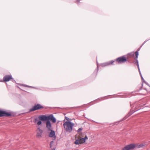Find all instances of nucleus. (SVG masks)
<instances>
[{"mask_svg": "<svg viewBox=\"0 0 150 150\" xmlns=\"http://www.w3.org/2000/svg\"><path fill=\"white\" fill-rule=\"evenodd\" d=\"M135 54L136 58H138V56L139 55L138 52L137 51H136L135 52Z\"/></svg>", "mask_w": 150, "mask_h": 150, "instance_id": "obj_13", "label": "nucleus"}, {"mask_svg": "<svg viewBox=\"0 0 150 150\" xmlns=\"http://www.w3.org/2000/svg\"><path fill=\"white\" fill-rule=\"evenodd\" d=\"M43 107L40 104H38L33 107L32 108L30 109V111H32L36 110L42 108Z\"/></svg>", "mask_w": 150, "mask_h": 150, "instance_id": "obj_8", "label": "nucleus"}, {"mask_svg": "<svg viewBox=\"0 0 150 150\" xmlns=\"http://www.w3.org/2000/svg\"><path fill=\"white\" fill-rule=\"evenodd\" d=\"M42 122L41 121H38V122L37 123V124L38 125H40L42 124Z\"/></svg>", "mask_w": 150, "mask_h": 150, "instance_id": "obj_14", "label": "nucleus"}, {"mask_svg": "<svg viewBox=\"0 0 150 150\" xmlns=\"http://www.w3.org/2000/svg\"><path fill=\"white\" fill-rule=\"evenodd\" d=\"M12 79V78L11 75H7L4 77L3 80L4 81L6 82Z\"/></svg>", "mask_w": 150, "mask_h": 150, "instance_id": "obj_10", "label": "nucleus"}, {"mask_svg": "<svg viewBox=\"0 0 150 150\" xmlns=\"http://www.w3.org/2000/svg\"><path fill=\"white\" fill-rule=\"evenodd\" d=\"M65 118H66V119H67V117H65Z\"/></svg>", "mask_w": 150, "mask_h": 150, "instance_id": "obj_20", "label": "nucleus"}, {"mask_svg": "<svg viewBox=\"0 0 150 150\" xmlns=\"http://www.w3.org/2000/svg\"><path fill=\"white\" fill-rule=\"evenodd\" d=\"M35 120H37L36 119H35Z\"/></svg>", "mask_w": 150, "mask_h": 150, "instance_id": "obj_23", "label": "nucleus"}, {"mask_svg": "<svg viewBox=\"0 0 150 150\" xmlns=\"http://www.w3.org/2000/svg\"><path fill=\"white\" fill-rule=\"evenodd\" d=\"M148 93V92H147L146 90L144 89L143 90L142 93L141 94L143 95H146Z\"/></svg>", "mask_w": 150, "mask_h": 150, "instance_id": "obj_12", "label": "nucleus"}, {"mask_svg": "<svg viewBox=\"0 0 150 150\" xmlns=\"http://www.w3.org/2000/svg\"><path fill=\"white\" fill-rule=\"evenodd\" d=\"M54 143V142L53 141H52L51 142H50V148H52V144H53V143Z\"/></svg>", "mask_w": 150, "mask_h": 150, "instance_id": "obj_16", "label": "nucleus"}, {"mask_svg": "<svg viewBox=\"0 0 150 150\" xmlns=\"http://www.w3.org/2000/svg\"><path fill=\"white\" fill-rule=\"evenodd\" d=\"M74 125V124L69 120L66 121L63 124V126L65 130L67 132H71L72 131Z\"/></svg>", "mask_w": 150, "mask_h": 150, "instance_id": "obj_3", "label": "nucleus"}, {"mask_svg": "<svg viewBox=\"0 0 150 150\" xmlns=\"http://www.w3.org/2000/svg\"><path fill=\"white\" fill-rule=\"evenodd\" d=\"M82 130V129L81 128H79L77 130V132L78 133L82 132L81 131Z\"/></svg>", "mask_w": 150, "mask_h": 150, "instance_id": "obj_15", "label": "nucleus"}, {"mask_svg": "<svg viewBox=\"0 0 150 150\" xmlns=\"http://www.w3.org/2000/svg\"><path fill=\"white\" fill-rule=\"evenodd\" d=\"M116 61L118 63L121 64L127 62V59L125 56H123L117 58Z\"/></svg>", "mask_w": 150, "mask_h": 150, "instance_id": "obj_5", "label": "nucleus"}, {"mask_svg": "<svg viewBox=\"0 0 150 150\" xmlns=\"http://www.w3.org/2000/svg\"><path fill=\"white\" fill-rule=\"evenodd\" d=\"M10 116H11V114L10 113L0 110V117L2 116L8 117Z\"/></svg>", "mask_w": 150, "mask_h": 150, "instance_id": "obj_7", "label": "nucleus"}, {"mask_svg": "<svg viewBox=\"0 0 150 150\" xmlns=\"http://www.w3.org/2000/svg\"><path fill=\"white\" fill-rule=\"evenodd\" d=\"M49 131L51 132L49 134V136L50 137L53 138L54 139H55L56 138V136L54 131L52 130V129H51V130Z\"/></svg>", "mask_w": 150, "mask_h": 150, "instance_id": "obj_11", "label": "nucleus"}, {"mask_svg": "<svg viewBox=\"0 0 150 150\" xmlns=\"http://www.w3.org/2000/svg\"><path fill=\"white\" fill-rule=\"evenodd\" d=\"M65 118H66V119H67V117H65Z\"/></svg>", "mask_w": 150, "mask_h": 150, "instance_id": "obj_21", "label": "nucleus"}, {"mask_svg": "<svg viewBox=\"0 0 150 150\" xmlns=\"http://www.w3.org/2000/svg\"><path fill=\"white\" fill-rule=\"evenodd\" d=\"M38 118L40 120L43 121H47L48 120H50L53 123H55L56 121V119L52 115L47 116L45 115L39 116Z\"/></svg>", "mask_w": 150, "mask_h": 150, "instance_id": "obj_4", "label": "nucleus"}, {"mask_svg": "<svg viewBox=\"0 0 150 150\" xmlns=\"http://www.w3.org/2000/svg\"><path fill=\"white\" fill-rule=\"evenodd\" d=\"M83 136L82 132L78 133L76 135V140L74 143L76 145L81 144L85 142L88 139L86 135L83 138Z\"/></svg>", "mask_w": 150, "mask_h": 150, "instance_id": "obj_1", "label": "nucleus"}, {"mask_svg": "<svg viewBox=\"0 0 150 150\" xmlns=\"http://www.w3.org/2000/svg\"><path fill=\"white\" fill-rule=\"evenodd\" d=\"M50 150H55V148H53V149H51Z\"/></svg>", "mask_w": 150, "mask_h": 150, "instance_id": "obj_18", "label": "nucleus"}, {"mask_svg": "<svg viewBox=\"0 0 150 150\" xmlns=\"http://www.w3.org/2000/svg\"><path fill=\"white\" fill-rule=\"evenodd\" d=\"M65 118H66V119H67V117H65Z\"/></svg>", "mask_w": 150, "mask_h": 150, "instance_id": "obj_22", "label": "nucleus"}, {"mask_svg": "<svg viewBox=\"0 0 150 150\" xmlns=\"http://www.w3.org/2000/svg\"><path fill=\"white\" fill-rule=\"evenodd\" d=\"M50 120H48L46 122V128L48 130H51L52 129V127Z\"/></svg>", "mask_w": 150, "mask_h": 150, "instance_id": "obj_9", "label": "nucleus"}, {"mask_svg": "<svg viewBox=\"0 0 150 150\" xmlns=\"http://www.w3.org/2000/svg\"><path fill=\"white\" fill-rule=\"evenodd\" d=\"M114 62V61H110L109 62L108 64H112Z\"/></svg>", "mask_w": 150, "mask_h": 150, "instance_id": "obj_17", "label": "nucleus"}, {"mask_svg": "<svg viewBox=\"0 0 150 150\" xmlns=\"http://www.w3.org/2000/svg\"><path fill=\"white\" fill-rule=\"evenodd\" d=\"M79 1H76V3H78L79 2Z\"/></svg>", "mask_w": 150, "mask_h": 150, "instance_id": "obj_19", "label": "nucleus"}, {"mask_svg": "<svg viewBox=\"0 0 150 150\" xmlns=\"http://www.w3.org/2000/svg\"><path fill=\"white\" fill-rule=\"evenodd\" d=\"M143 146L142 144L132 143L125 146L122 150H132L142 147Z\"/></svg>", "mask_w": 150, "mask_h": 150, "instance_id": "obj_2", "label": "nucleus"}, {"mask_svg": "<svg viewBox=\"0 0 150 150\" xmlns=\"http://www.w3.org/2000/svg\"><path fill=\"white\" fill-rule=\"evenodd\" d=\"M36 135L37 137L38 138H41L42 137V133L43 132L42 130L39 127L37 128L36 130Z\"/></svg>", "mask_w": 150, "mask_h": 150, "instance_id": "obj_6", "label": "nucleus"}]
</instances>
